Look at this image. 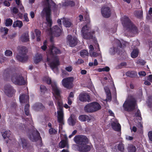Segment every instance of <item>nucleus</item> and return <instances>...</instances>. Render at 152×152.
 <instances>
[{"instance_id":"obj_56","label":"nucleus","mask_w":152,"mask_h":152,"mask_svg":"<svg viewBox=\"0 0 152 152\" xmlns=\"http://www.w3.org/2000/svg\"><path fill=\"white\" fill-rule=\"evenodd\" d=\"M148 136L150 140L152 141V132L148 133Z\"/></svg>"},{"instance_id":"obj_37","label":"nucleus","mask_w":152,"mask_h":152,"mask_svg":"<svg viewBox=\"0 0 152 152\" xmlns=\"http://www.w3.org/2000/svg\"><path fill=\"white\" fill-rule=\"evenodd\" d=\"M12 23V20L10 18H7L6 20L5 24L7 26H11Z\"/></svg>"},{"instance_id":"obj_23","label":"nucleus","mask_w":152,"mask_h":152,"mask_svg":"<svg viewBox=\"0 0 152 152\" xmlns=\"http://www.w3.org/2000/svg\"><path fill=\"white\" fill-rule=\"evenodd\" d=\"M76 121V118L74 115H71L70 117L68 119V123L71 126L74 125Z\"/></svg>"},{"instance_id":"obj_27","label":"nucleus","mask_w":152,"mask_h":152,"mask_svg":"<svg viewBox=\"0 0 152 152\" xmlns=\"http://www.w3.org/2000/svg\"><path fill=\"white\" fill-rule=\"evenodd\" d=\"M16 4L19 7L21 11L23 12L24 11V9L22 5L21 2H20V0H15Z\"/></svg>"},{"instance_id":"obj_24","label":"nucleus","mask_w":152,"mask_h":152,"mask_svg":"<svg viewBox=\"0 0 152 152\" xmlns=\"http://www.w3.org/2000/svg\"><path fill=\"white\" fill-rule=\"evenodd\" d=\"M104 89L107 95L106 100L107 101L110 102L111 99V95L109 89L107 87H105L104 88Z\"/></svg>"},{"instance_id":"obj_19","label":"nucleus","mask_w":152,"mask_h":152,"mask_svg":"<svg viewBox=\"0 0 152 152\" xmlns=\"http://www.w3.org/2000/svg\"><path fill=\"white\" fill-rule=\"evenodd\" d=\"M29 138L33 142H35L41 138L39 133L36 130L30 135Z\"/></svg>"},{"instance_id":"obj_46","label":"nucleus","mask_w":152,"mask_h":152,"mask_svg":"<svg viewBox=\"0 0 152 152\" xmlns=\"http://www.w3.org/2000/svg\"><path fill=\"white\" fill-rule=\"evenodd\" d=\"M136 74V73L133 72L129 71L126 73V75L128 76L132 77L134 76L133 74Z\"/></svg>"},{"instance_id":"obj_51","label":"nucleus","mask_w":152,"mask_h":152,"mask_svg":"<svg viewBox=\"0 0 152 152\" xmlns=\"http://www.w3.org/2000/svg\"><path fill=\"white\" fill-rule=\"evenodd\" d=\"M2 31H4V32L5 34H7L8 32V29L4 27L2 28H1Z\"/></svg>"},{"instance_id":"obj_8","label":"nucleus","mask_w":152,"mask_h":152,"mask_svg":"<svg viewBox=\"0 0 152 152\" xmlns=\"http://www.w3.org/2000/svg\"><path fill=\"white\" fill-rule=\"evenodd\" d=\"M115 42L116 44L114 45L118 46L117 48L119 50H118L115 47L111 48L109 50V52L111 54H114L116 52L118 53H120V50H122L123 47L124 48V46H126L129 44L128 42L125 41H123L122 43H121V42L118 39H116Z\"/></svg>"},{"instance_id":"obj_43","label":"nucleus","mask_w":152,"mask_h":152,"mask_svg":"<svg viewBox=\"0 0 152 152\" xmlns=\"http://www.w3.org/2000/svg\"><path fill=\"white\" fill-rule=\"evenodd\" d=\"M47 41L45 40L43 42V45L41 47V49L43 50H45L47 48Z\"/></svg>"},{"instance_id":"obj_60","label":"nucleus","mask_w":152,"mask_h":152,"mask_svg":"<svg viewBox=\"0 0 152 152\" xmlns=\"http://www.w3.org/2000/svg\"><path fill=\"white\" fill-rule=\"evenodd\" d=\"M83 62V61L81 59H79L76 62V63L77 64H80Z\"/></svg>"},{"instance_id":"obj_57","label":"nucleus","mask_w":152,"mask_h":152,"mask_svg":"<svg viewBox=\"0 0 152 152\" xmlns=\"http://www.w3.org/2000/svg\"><path fill=\"white\" fill-rule=\"evenodd\" d=\"M4 4L6 6L9 7L10 6V3L7 1H5L4 2Z\"/></svg>"},{"instance_id":"obj_55","label":"nucleus","mask_w":152,"mask_h":152,"mask_svg":"<svg viewBox=\"0 0 152 152\" xmlns=\"http://www.w3.org/2000/svg\"><path fill=\"white\" fill-rule=\"evenodd\" d=\"M138 74L140 76H145L146 75V73L145 72L143 71H142L139 72Z\"/></svg>"},{"instance_id":"obj_2","label":"nucleus","mask_w":152,"mask_h":152,"mask_svg":"<svg viewBox=\"0 0 152 152\" xmlns=\"http://www.w3.org/2000/svg\"><path fill=\"white\" fill-rule=\"evenodd\" d=\"M61 53L59 50L53 45L50 46L49 50L46 52L47 62L53 70L56 73L58 72L57 66L60 64L59 59L56 55Z\"/></svg>"},{"instance_id":"obj_62","label":"nucleus","mask_w":152,"mask_h":152,"mask_svg":"<svg viewBox=\"0 0 152 152\" xmlns=\"http://www.w3.org/2000/svg\"><path fill=\"white\" fill-rule=\"evenodd\" d=\"M148 80H149L150 82H151L152 80V75H150L148 76Z\"/></svg>"},{"instance_id":"obj_18","label":"nucleus","mask_w":152,"mask_h":152,"mask_svg":"<svg viewBox=\"0 0 152 152\" xmlns=\"http://www.w3.org/2000/svg\"><path fill=\"white\" fill-rule=\"evenodd\" d=\"M78 119L80 121H86L88 122L93 121L95 120L94 117L85 115H80L78 117Z\"/></svg>"},{"instance_id":"obj_64","label":"nucleus","mask_w":152,"mask_h":152,"mask_svg":"<svg viewBox=\"0 0 152 152\" xmlns=\"http://www.w3.org/2000/svg\"><path fill=\"white\" fill-rule=\"evenodd\" d=\"M30 15L31 18H33L34 16V13L33 11L31 12L30 13Z\"/></svg>"},{"instance_id":"obj_11","label":"nucleus","mask_w":152,"mask_h":152,"mask_svg":"<svg viewBox=\"0 0 152 152\" xmlns=\"http://www.w3.org/2000/svg\"><path fill=\"white\" fill-rule=\"evenodd\" d=\"M135 100L134 99H127L123 104V107L125 110L130 111L133 110L136 107Z\"/></svg>"},{"instance_id":"obj_49","label":"nucleus","mask_w":152,"mask_h":152,"mask_svg":"<svg viewBox=\"0 0 152 152\" xmlns=\"http://www.w3.org/2000/svg\"><path fill=\"white\" fill-rule=\"evenodd\" d=\"M11 12L12 13L16 14L18 13V10L16 7H14L11 10Z\"/></svg>"},{"instance_id":"obj_52","label":"nucleus","mask_w":152,"mask_h":152,"mask_svg":"<svg viewBox=\"0 0 152 152\" xmlns=\"http://www.w3.org/2000/svg\"><path fill=\"white\" fill-rule=\"evenodd\" d=\"M74 97V93L72 92H71L68 97L67 98L71 99H73Z\"/></svg>"},{"instance_id":"obj_16","label":"nucleus","mask_w":152,"mask_h":152,"mask_svg":"<svg viewBox=\"0 0 152 152\" xmlns=\"http://www.w3.org/2000/svg\"><path fill=\"white\" fill-rule=\"evenodd\" d=\"M79 100L82 102H89L90 101V97L89 96L87 93L82 92L80 94L78 97Z\"/></svg>"},{"instance_id":"obj_26","label":"nucleus","mask_w":152,"mask_h":152,"mask_svg":"<svg viewBox=\"0 0 152 152\" xmlns=\"http://www.w3.org/2000/svg\"><path fill=\"white\" fill-rule=\"evenodd\" d=\"M23 25L22 22L20 20H16L14 22L13 26L14 27H18L19 28H21Z\"/></svg>"},{"instance_id":"obj_5","label":"nucleus","mask_w":152,"mask_h":152,"mask_svg":"<svg viewBox=\"0 0 152 152\" xmlns=\"http://www.w3.org/2000/svg\"><path fill=\"white\" fill-rule=\"evenodd\" d=\"M47 7L45 8L42 10L41 14L42 16H45L48 28H50L52 26V21L50 18L51 10L50 3L52 2V0H46Z\"/></svg>"},{"instance_id":"obj_20","label":"nucleus","mask_w":152,"mask_h":152,"mask_svg":"<svg viewBox=\"0 0 152 152\" xmlns=\"http://www.w3.org/2000/svg\"><path fill=\"white\" fill-rule=\"evenodd\" d=\"M113 129L116 131H119L121 130V126L118 123L117 120L114 119L112 121L111 123Z\"/></svg>"},{"instance_id":"obj_32","label":"nucleus","mask_w":152,"mask_h":152,"mask_svg":"<svg viewBox=\"0 0 152 152\" xmlns=\"http://www.w3.org/2000/svg\"><path fill=\"white\" fill-rule=\"evenodd\" d=\"M35 32L37 37V41H39L40 40V37L41 34V31L39 30L36 29L35 30Z\"/></svg>"},{"instance_id":"obj_40","label":"nucleus","mask_w":152,"mask_h":152,"mask_svg":"<svg viewBox=\"0 0 152 152\" xmlns=\"http://www.w3.org/2000/svg\"><path fill=\"white\" fill-rule=\"evenodd\" d=\"M110 70V68L106 66L102 68H99L97 69V71L99 72L102 71L108 72Z\"/></svg>"},{"instance_id":"obj_47","label":"nucleus","mask_w":152,"mask_h":152,"mask_svg":"<svg viewBox=\"0 0 152 152\" xmlns=\"http://www.w3.org/2000/svg\"><path fill=\"white\" fill-rule=\"evenodd\" d=\"M49 133L50 134H54L56 133V130L52 128H51L49 129Z\"/></svg>"},{"instance_id":"obj_50","label":"nucleus","mask_w":152,"mask_h":152,"mask_svg":"<svg viewBox=\"0 0 152 152\" xmlns=\"http://www.w3.org/2000/svg\"><path fill=\"white\" fill-rule=\"evenodd\" d=\"M65 70L68 72H71L72 69V67L71 66H69L66 67L65 68Z\"/></svg>"},{"instance_id":"obj_33","label":"nucleus","mask_w":152,"mask_h":152,"mask_svg":"<svg viewBox=\"0 0 152 152\" xmlns=\"http://www.w3.org/2000/svg\"><path fill=\"white\" fill-rule=\"evenodd\" d=\"M135 15L137 18H141L142 15V11L141 10L136 11L134 12Z\"/></svg>"},{"instance_id":"obj_15","label":"nucleus","mask_w":152,"mask_h":152,"mask_svg":"<svg viewBox=\"0 0 152 152\" xmlns=\"http://www.w3.org/2000/svg\"><path fill=\"white\" fill-rule=\"evenodd\" d=\"M15 90L10 85L6 86L4 88V92L9 97L12 96L15 92Z\"/></svg>"},{"instance_id":"obj_59","label":"nucleus","mask_w":152,"mask_h":152,"mask_svg":"<svg viewBox=\"0 0 152 152\" xmlns=\"http://www.w3.org/2000/svg\"><path fill=\"white\" fill-rule=\"evenodd\" d=\"M126 139L127 140H132L133 139V137H132L129 136L127 135L126 136Z\"/></svg>"},{"instance_id":"obj_38","label":"nucleus","mask_w":152,"mask_h":152,"mask_svg":"<svg viewBox=\"0 0 152 152\" xmlns=\"http://www.w3.org/2000/svg\"><path fill=\"white\" fill-rule=\"evenodd\" d=\"M34 107L36 110H39V109H42L44 108V106L41 103H39L38 105H35Z\"/></svg>"},{"instance_id":"obj_31","label":"nucleus","mask_w":152,"mask_h":152,"mask_svg":"<svg viewBox=\"0 0 152 152\" xmlns=\"http://www.w3.org/2000/svg\"><path fill=\"white\" fill-rule=\"evenodd\" d=\"M68 145L67 142L66 140H63L61 141L59 144V146L61 148H64L67 146Z\"/></svg>"},{"instance_id":"obj_28","label":"nucleus","mask_w":152,"mask_h":152,"mask_svg":"<svg viewBox=\"0 0 152 152\" xmlns=\"http://www.w3.org/2000/svg\"><path fill=\"white\" fill-rule=\"evenodd\" d=\"M127 150L128 152H135L136 151V149L135 146L132 145H129L128 148Z\"/></svg>"},{"instance_id":"obj_45","label":"nucleus","mask_w":152,"mask_h":152,"mask_svg":"<svg viewBox=\"0 0 152 152\" xmlns=\"http://www.w3.org/2000/svg\"><path fill=\"white\" fill-rule=\"evenodd\" d=\"M40 88L41 92L42 93H45V92L46 91V88L45 86L44 85H41L40 86Z\"/></svg>"},{"instance_id":"obj_12","label":"nucleus","mask_w":152,"mask_h":152,"mask_svg":"<svg viewBox=\"0 0 152 152\" xmlns=\"http://www.w3.org/2000/svg\"><path fill=\"white\" fill-rule=\"evenodd\" d=\"M12 82L15 84L23 85L26 84V81L20 75H14L11 78Z\"/></svg>"},{"instance_id":"obj_3","label":"nucleus","mask_w":152,"mask_h":152,"mask_svg":"<svg viewBox=\"0 0 152 152\" xmlns=\"http://www.w3.org/2000/svg\"><path fill=\"white\" fill-rule=\"evenodd\" d=\"M75 142L78 145H74V146L77 150L81 152H87L90 150L92 145H86L88 142V138L83 135L75 136L74 138Z\"/></svg>"},{"instance_id":"obj_42","label":"nucleus","mask_w":152,"mask_h":152,"mask_svg":"<svg viewBox=\"0 0 152 152\" xmlns=\"http://www.w3.org/2000/svg\"><path fill=\"white\" fill-rule=\"evenodd\" d=\"M118 150L121 151H123L124 149V145L122 143L119 144L118 146Z\"/></svg>"},{"instance_id":"obj_6","label":"nucleus","mask_w":152,"mask_h":152,"mask_svg":"<svg viewBox=\"0 0 152 152\" xmlns=\"http://www.w3.org/2000/svg\"><path fill=\"white\" fill-rule=\"evenodd\" d=\"M62 30L61 28H59L57 26H55L52 28L46 29L47 34L51 37L50 40L51 42L53 41L52 37L53 36L58 37L60 36L61 34Z\"/></svg>"},{"instance_id":"obj_36","label":"nucleus","mask_w":152,"mask_h":152,"mask_svg":"<svg viewBox=\"0 0 152 152\" xmlns=\"http://www.w3.org/2000/svg\"><path fill=\"white\" fill-rule=\"evenodd\" d=\"M88 51L85 50H82L80 52V55L82 57H84L86 56H88Z\"/></svg>"},{"instance_id":"obj_14","label":"nucleus","mask_w":152,"mask_h":152,"mask_svg":"<svg viewBox=\"0 0 152 152\" xmlns=\"http://www.w3.org/2000/svg\"><path fill=\"white\" fill-rule=\"evenodd\" d=\"M77 42V38L74 36H72L70 35H69L67 37V43L71 47L75 46Z\"/></svg>"},{"instance_id":"obj_13","label":"nucleus","mask_w":152,"mask_h":152,"mask_svg":"<svg viewBox=\"0 0 152 152\" xmlns=\"http://www.w3.org/2000/svg\"><path fill=\"white\" fill-rule=\"evenodd\" d=\"M74 80L73 77H69L64 78L62 81L63 86L67 88H71L72 86V83Z\"/></svg>"},{"instance_id":"obj_10","label":"nucleus","mask_w":152,"mask_h":152,"mask_svg":"<svg viewBox=\"0 0 152 152\" xmlns=\"http://www.w3.org/2000/svg\"><path fill=\"white\" fill-rule=\"evenodd\" d=\"M81 32L83 38L86 39L92 38L93 34L94 33V31H91L90 28L87 27V26L82 28Z\"/></svg>"},{"instance_id":"obj_21","label":"nucleus","mask_w":152,"mask_h":152,"mask_svg":"<svg viewBox=\"0 0 152 152\" xmlns=\"http://www.w3.org/2000/svg\"><path fill=\"white\" fill-rule=\"evenodd\" d=\"M20 102L21 104L27 102L29 100V96L27 94H23L20 96L19 97Z\"/></svg>"},{"instance_id":"obj_9","label":"nucleus","mask_w":152,"mask_h":152,"mask_svg":"<svg viewBox=\"0 0 152 152\" xmlns=\"http://www.w3.org/2000/svg\"><path fill=\"white\" fill-rule=\"evenodd\" d=\"M27 50L24 46L21 47L19 51V53L16 56V58L19 61L24 62L27 60L28 56L26 54Z\"/></svg>"},{"instance_id":"obj_7","label":"nucleus","mask_w":152,"mask_h":152,"mask_svg":"<svg viewBox=\"0 0 152 152\" xmlns=\"http://www.w3.org/2000/svg\"><path fill=\"white\" fill-rule=\"evenodd\" d=\"M101 109L100 105L98 103L94 102L87 104L84 107V110L87 113H92Z\"/></svg>"},{"instance_id":"obj_54","label":"nucleus","mask_w":152,"mask_h":152,"mask_svg":"<svg viewBox=\"0 0 152 152\" xmlns=\"http://www.w3.org/2000/svg\"><path fill=\"white\" fill-rule=\"evenodd\" d=\"M27 13H25L23 16L24 20L26 22L29 21V19L27 16Z\"/></svg>"},{"instance_id":"obj_35","label":"nucleus","mask_w":152,"mask_h":152,"mask_svg":"<svg viewBox=\"0 0 152 152\" xmlns=\"http://www.w3.org/2000/svg\"><path fill=\"white\" fill-rule=\"evenodd\" d=\"M20 141L22 143L23 148L26 149L27 148V144L26 140L24 138H21L20 139Z\"/></svg>"},{"instance_id":"obj_53","label":"nucleus","mask_w":152,"mask_h":152,"mask_svg":"<svg viewBox=\"0 0 152 152\" xmlns=\"http://www.w3.org/2000/svg\"><path fill=\"white\" fill-rule=\"evenodd\" d=\"M89 53H90L91 52H92L94 51V48L93 45H90L89 46Z\"/></svg>"},{"instance_id":"obj_1","label":"nucleus","mask_w":152,"mask_h":152,"mask_svg":"<svg viewBox=\"0 0 152 152\" xmlns=\"http://www.w3.org/2000/svg\"><path fill=\"white\" fill-rule=\"evenodd\" d=\"M43 80L48 84H51L52 88V93L56 99V104L57 105V108L58 111V121L59 123V131L61 130V125L63 124V111L62 104L60 101V91L58 87L56 82H51V79L48 77H45L43 78Z\"/></svg>"},{"instance_id":"obj_44","label":"nucleus","mask_w":152,"mask_h":152,"mask_svg":"<svg viewBox=\"0 0 152 152\" xmlns=\"http://www.w3.org/2000/svg\"><path fill=\"white\" fill-rule=\"evenodd\" d=\"M29 105L28 104H26L25 107V112L26 115H28L29 114Z\"/></svg>"},{"instance_id":"obj_61","label":"nucleus","mask_w":152,"mask_h":152,"mask_svg":"<svg viewBox=\"0 0 152 152\" xmlns=\"http://www.w3.org/2000/svg\"><path fill=\"white\" fill-rule=\"evenodd\" d=\"M138 63L142 65H144L145 64V62L143 60H141L138 61Z\"/></svg>"},{"instance_id":"obj_34","label":"nucleus","mask_w":152,"mask_h":152,"mask_svg":"<svg viewBox=\"0 0 152 152\" xmlns=\"http://www.w3.org/2000/svg\"><path fill=\"white\" fill-rule=\"evenodd\" d=\"M28 36L27 34L22 35L21 37V41L23 42H27L28 40Z\"/></svg>"},{"instance_id":"obj_22","label":"nucleus","mask_w":152,"mask_h":152,"mask_svg":"<svg viewBox=\"0 0 152 152\" xmlns=\"http://www.w3.org/2000/svg\"><path fill=\"white\" fill-rule=\"evenodd\" d=\"M42 59V56L41 54L37 53L34 57V61L35 64H38L41 61Z\"/></svg>"},{"instance_id":"obj_30","label":"nucleus","mask_w":152,"mask_h":152,"mask_svg":"<svg viewBox=\"0 0 152 152\" xmlns=\"http://www.w3.org/2000/svg\"><path fill=\"white\" fill-rule=\"evenodd\" d=\"M75 3L72 1H65L63 4V5L65 6L72 7L75 5Z\"/></svg>"},{"instance_id":"obj_48","label":"nucleus","mask_w":152,"mask_h":152,"mask_svg":"<svg viewBox=\"0 0 152 152\" xmlns=\"http://www.w3.org/2000/svg\"><path fill=\"white\" fill-rule=\"evenodd\" d=\"M5 54L7 56H12V53L10 50H6L5 52Z\"/></svg>"},{"instance_id":"obj_29","label":"nucleus","mask_w":152,"mask_h":152,"mask_svg":"<svg viewBox=\"0 0 152 152\" xmlns=\"http://www.w3.org/2000/svg\"><path fill=\"white\" fill-rule=\"evenodd\" d=\"M139 53L138 50L135 49L131 53V56L132 58H134L137 56Z\"/></svg>"},{"instance_id":"obj_39","label":"nucleus","mask_w":152,"mask_h":152,"mask_svg":"<svg viewBox=\"0 0 152 152\" xmlns=\"http://www.w3.org/2000/svg\"><path fill=\"white\" fill-rule=\"evenodd\" d=\"M90 56L91 57H96L97 56L100 55V52H94L93 51L89 53Z\"/></svg>"},{"instance_id":"obj_25","label":"nucleus","mask_w":152,"mask_h":152,"mask_svg":"<svg viewBox=\"0 0 152 152\" xmlns=\"http://www.w3.org/2000/svg\"><path fill=\"white\" fill-rule=\"evenodd\" d=\"M64 26L66 27H70L72 25V23L69 20L65 18L62 19Z\"/></svg>"},{"instance_id":"obj_41","label":"nucleus","mask_w":152,"mask_h":152,"mask_svg":"<svg viewBox=\"0 0 152 152\" xmlns=\"http://www.w3.org/2000/svg\"><path fill=\"white\" fill-rule=\"evenodd\" d=\"M10 131H7L5 132L2 134V136L4 139L6 138V137L9 138L10 137Z\"/></svg>"},{"instance_id":"obj_58","label":"nucleus","mask_w":152,"mask_h":152,"mask_svg":"<svg viewBox=\"0 0 152 152\" xmlns=\"http://www.w3.org/2000/svg\"><path fill=\"white\" fill-rule=\"evenodd\" d=\"M68 99V102L67 103L69 105H70L72 104V101L73 99H71L67 98Z\"/></svg>"},{"instance_id":"obj_17","label":"nucleus","mask_w":152,"mask_h":152,"mask_svg":"<svg viewBox=\"0 0 152 152\" xmlns=\"http://www.w3.org/2000/svg\"><path fill=\"white\" fill-rule=\"evenodd\" d=\"M101 13L102 16L106 18L109 17L111 14L110 8L107 6H104L102 8Z\"/></svg>"},{"instance_id":"obj_63","label":"nucleus","mask_w":152,"mask_h":152,"mask_svg":"<svg viewBox=\"0 0 152 152\" xmlns=\"http://www.w3.org/2000/svg\"><path fill=\"white\" fill-rule=\"evenodd\" d=\"M84 17L86 20L87 21V22H89V19L88 15H86V16H85Z\"/></svg>"},{"instance_id":"obj_4","label":"nucleus","mask_w":152,"mask_h":152,"mask_svg":"<svg viewBox=\"0 0 152 152\" xmlns=\"http://www.w3.org/2000/svg\"><path fill=\"white\" fill-rule=\"evenodd\" d=\"M122 24L126 31L130 33L131 36L137 34L138 33V30L137 27L131 22L127 17L124 16L121 18Z\"/></svg>"}]
</instances>
